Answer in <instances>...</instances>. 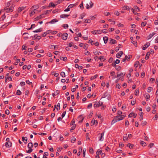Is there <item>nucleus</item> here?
Masks as SVG:
<instances>
[{"instance_id": "obj_23", "label": "nucleus", "mask_w": 158, "mask_h": 158, "mask_svg": "<svg viewBox=\"0 0 158 158\" xmlns=\"http://www.w3.org/2000/svg\"><path fill=\"white\" fill-rule=\"evenodd\" d=\"M56 5L54 4L53 2H50L48 5L49 7H55Z\"/></svg>"}, {"instance_id": "obj_38", "label": "nucleus", "mask_w": 158, "mask_h": 158, "mask_svg": "<svg viewBox=\"0 0 158 158\" xmlns=\"http://www.w3.org/2000/svg\"><path fill=\"white\" fill-rule=\"evenodd\" d=\"M125 73H120L117 74V77H119L120 76H124L125 75Z\"/></svg>"}, {"instance_id": "obj_56", "label": "nucleus", "mask_w": 158, "mask_h": 158, "mask_svg": "<svg viewBox=\"0 0 158 158\" xmlns=\"http://www.w3.org/2000/svg\"><path fill=\"white\" fill-rule=\"evenodd\" d=\"M32 151V149H30L26 151L28 153H30Z\"/></svg>"}, {"instance_id": "obj_43", "label": "nucleus", "mask_w": 158, "mask_h": 158, "mask_svg": "<svg viewBox=\"0 0 158 158\" xmlns=\"http://www.w3.org/2000/svg\"><path fill=\"white\" fill-rule=\"evenodd\" d=\"M147 124V123L146 121H142L141 123V125L143 126H144L146 125Z\"/></svg>"}, {"instance_id": "obj_63", "label": "nucleus", "mask_w": 158, "mask_h": 158, "mask_svg": "<svg viewBox=\"0 0 158 158\" xmlns=\"http://www.w3.org/2000/svg\"><path fill=\"white\" fill-rule=\"evenodd\" d=\"M5 113L7 114H9L10 113V111L9 110L7 109L5 111Z\"/></svg>"}, {"instance_id": "obj_7", "label": "nucleus", "mask_w": 158, "mask_h": 158, "mask_svg": "<svg viewBox=\"0 0 158 158\" xmlns=\"http://www.w3.org/2000/svg\"><path fill=\"white\" fill-rule=\"evenodd\" d=\"M5 146L6 148H10L12 146V143L10 141L6 142L5 143Z\"/></svg>"}, {"instance_id": "obj_58", "label": "nucleus", "mask_w": 158, "mask_h": 158, "mask_svg": "<svg viewBox=\"0 0 158 158\" xmlns=\"http://www.w3.org/2000/svg\"><path fill=\"white\" fill-rule=\"evenodd\" d=\"M89 4L90 5V7L92 8L93 6V3L91 1H90Z\"/></svg>"}, {"instance_id": "obj_36", "label": "nucleus", "mask_w": 158, "mask_h": 158, "mask_svg": "<svg viewBox=\"0 0 158 158\" xmlns=\"http://www.w3.org/2000/svg\"><path fill=\"white\" fill-rule=\"evenodd\" d=\"M35 11H36V9H34L31 12L30 15V16H31L35 13Z\"/></svg>"}, {"instance_id": "obj_13", "label": "nucleus", "mask_w": 158, "mask_h": 158, "mask_svg": "<svg viewBox=\"0 0 158 158\" xmlns=\"http://www.w3.org/2000/svg\"><path fill=\"white\" fill-rule=\"evenodd\" d=\"M26 8V6H22L19 7L18 9V12L19 13L21 12L22 10H24Z\"/></svg>"}, {"instance_id": "obj_22", "label": "nucleus", "mask_w": 158, "mask_h": 158, "mask_svg": "<svg viewBox=\"0 0 158 158\" xmlns=\"http://www.w3.org/2000/svg\"><path fill=\"white\" fill-rule=\"evenodd\" d=\"M58 21V20H57L56 19H54L52 20L50 22H49V23L51 24H53L55 22H56Z\"/></svg>"}, {"instance_id": "obj_53", "label": "nucleus", "mask_w": 158, "mask_h": 158, "mask_svg": "<svg viewBox=\"0 0 158 158\" xmlns=\"http://www.w3.org/2000/svg\"><path fill=\"white\" fill-rule=\"evenodd\" d=\"M129 125V122L127 120L125 121V126L126 127H127Z\"/></svg>"}, {"instance_id": "obj_37", "label": "nucleus", "mask_w": 158, "mask_h": 158, "mask_svg": "<svg viewBox=\"0 0 158 158\" xmlns=\"http://www.w3.org/2000/svg\"><path fill=\"white\" fill-rule=\"evenodd\" d=\"M149 55H150L149 53V52H147L146 54V56H145V59L146 60H147L149 58Z\"/></svg>"}, {"instance_id": "obj_27", "label": "nucleus", "mask_w": 158, "mask_h": 158, "mask_svg": "<svg viewBox=\"0 0 158 158\" xmlns=\"http://www.w3.org/2000/svg\"><path fill=\"white\" fill-rule=\"evenodd\" d=\"M39 6L38 5H35L32 6L31 7V9L32 8H35V9H36V10L37 9H38L39 8Z\"/></svg>"}, {"instance_id": "obj_19", "label": "nucleus", "mask_w": 158, "mask_h": 158, "mask_svg": "<svg viewBox=\"0 0 158 158\" xmlns=\"http://www.w3.org/2000/svg\"><path fill=\"white\" fill-rule=\"evenodd\" d=\"M104 132H103L100 135V139H99V140L101 141H102V140H103V136H104Z\"/></svg>"}, {"instance_id": "obj_35", "label": "nucleus", "mask_w": 158, "mask_h": 158, "mask_svg": "<svg viewBox=\"0 0 158 158\" xmlns=\"http://www.w3.org/2000/svg\"><path fill=\"white\" fill-rule=\"evenodd\" d=\"M139 64V62L138 61H136L135 62V63L134 64V66L135 68H137Z\"/></svg>"}, {"instance_id": "obj_54", "label": "nucleus", "mask_w": 158, "mask_h": 158, "mask_svg": "<svg viewBox=\"0 0 158 158\" xmlns=\"http://www.w3.org/2000/svg\"><path fill=\"white\" fill-rule=\"evenodd\" d=\"M102 31H103V30H97V33L98 34H101V33H102Z\"/></svg>"}, {"instance_id": "obj_18", "label": "nucleus", "mask_w": 158, "mask_h": 158, "mask_svg": "<svg viewBox=\"0 0 158 158\" xmlns=\"http://www.w3.org/2000/svg\"><path fill=\"white\" fill-rule=\"evenodd\" d=\"M42 31V28H40L37 30L33 31V32H34V33H37V32H40Z\"/></svg>"}, {"instance_id": "obj_15", "label": "nucleus", "mask_w": 158, "mask_h": 158, "mask_svg": "<svg viewBox=\"0 0 158 158\" xmlns=\"http://www.w3.org/2000/svg\"><path fill=\"white\" fill-rule=\"evenodd\" d=\"M78 3L77 2L75 4H70L69 6V7H70V8H71L73 7L74 6H75L77 5H78Z\"/></svg>"}, {"instance_id": "obj_59", "label": "nucleus", "mask_w": 158, "mask_h": 158, "mask_svg": "<svg viewBox=\"0 0 158 158\" xmlns=\"http://www.w3.org/2000/svg\"><path fill=\"white\" fill-rule=\"evenodd\" d=\"M51 10H46L45 12V13L44 14V15H47L48 14L49 12H50Z\"/></svg>"}, {"instance_id": "obj_16", "label": "nucleus", "mask_w": 158, "mask_h": 158, "mask_svg": "<svg viewBox=\"0 0 158 158\" xmlns=\"http://www.w3.org/2000/svg\"><path fill=\"white\" fill-rule=\"evenodd\" d=\"M110 43L111 44H114L116 43V41L115 40L110 39Z\"/></svg>"}, {"instance_id": "obj_29", "label": "nucleus", "mask_w": 158, "mask_h": 158, "mask_svg": "<svg viewBox=\"0 0 158 158\" xmlns=\"http://www.w3.org/2000/svg\"><path fill=\"white\" fill-rule=\"evenodd\" d=\"M94 53L95 55H99V53L101 54L100 52L98 51L97 50H96L94 52Z\"/></svg>"}, {"instance_id": "obj_12", "label": "nucleus", "mask_w": 158, "mask_h": 158, "mask_svg": "<svg viewBox=\"0 0 158 158\" xmlns=\"http://www.w3.org/2000/svg\"><path fill=\"white\" fill-rule=\"evenodd\" d=\"M22 141L24 143V144H25L27 142V137H23L22 138Z\"/></svg>"}, {"instance_id": "obj_20", "label": "nucleus", "mask_w": 158, "mask_h": 158, "mask_svg": "<svg viewBox=\"0 0 158 158\" xmlns=\"http://www.w3.org/2000/svg\"><path fill=\"white\" fill-rule=\"evenodd\" d=\"M133 37H130L131 40H132L131 43L134 44L135 45H137V43L136 42H135L133 41Z\"/></svg>"}, {"instance_id": "obj_60", "label": "nucleus", "mask_w": 158, "mask_h": 158, "mask_svg": "<svg viewBox=\"0 0 158 158\" xmlns=\"http://www.w3.org/2000/svg\"><path fill=\"white\" fill-rule=\"evenodd\" d=\"M79 6L80 7V8L81 9H83L84 8V7H83V2H82L81 3V4L80 5H79Z\"/></svg>"}, {"instance_id": "obj_55", "label": "nucleus", "mask_w": 158, "mask_h": 158, "mask_svg": "<svg viewBox=\"0 0 158 158\" xmlns=\"http://www.w3.org/2000/svg\"><path fill=\"white\" fill-rule=\"evenodd\" d=\"M111 22V23L112 24H114L115 23V21H112V20L111 19H109V22Z\"/></svg>"}, {"instance_id": "obj_6", "label": "nucleus", "mask_w": 158, "mask_h": 158, "mask_svg": "<svg viewBox=\"0 0 158 158\" xmlns=\"http://www.w3.org/2000/svg\"><path fill=\"white\" fill-rule=\"evenodd\" d=\"M150 44V43L149 42H147L144 45L143 47L142 48L143 50H145Z\"/></svg>"}, {"instance_id": "obj_5", "label": "nucleus", "mask_w": 158, "mask_h": 158, "mask_svg": "<svg viewBox=\"0 0 158 158\" xmlns=\"http://www.w3.org/2000/svg\"><path fill=\"white\" fill-rule=\"evenodd\" d=\"M68 36V34L67 33H64L62 35V39L63 40H66Z\"/></svg>"}, {"instance_id": "obj_47", "label": "nucleus", "mask_w": 158, "mask_h": 158, "mask_svg": "<svg viewBox=\"0 0 158 158\" xmlns=\"http://www.w3.org/2000/svg\"><path fill=\"white\" fill-rule=\"evenodd\" d=\"M76 140L75 138L73 137L71 140V142L72 143H74Z\"/></svg>"}, {"instance_id": "obj_40", "label": "nucleus", "mask_w": 158, "mask_h": 158, "mask_svg": "<svg viewBox=\"0 0 158 158\" xmlns=\"http://www.w3.org/2000/svg\"><path fill=\"white\" fill-rule=\"evenodd\" d=\"M60 75L62 77H65V73L64 72H61Z\"/></svg>"}, {"instance_id": "obj_26", "label": "nucleus", "mask_w": 158, "mask_h": 158, "mask_svg": "<svg viewBox=\"0 0 158 158\" xmlns=\"http://www.w3.org/2000/svg\"><path fill=\"white\" fill-rule=\"evenodd\" d=\"M103 39L104 41V43L106 44L107 42V41L108 40V37H104L103 38Z\"/></svg>"}, {"instance_id": "obj_45", "label": "nucleus", "mask_w": 158, "mask_h": 158, "mask_svg": "<svg viewBox=\"0 0 158 158\" xmlns=\"http://www.w3.org/2000/svg\"><path fill=\"white\" fill-rule=\"evenodd\" d=\"M21 94V92L18 89L17 91L16 94L17 95H20Z\"/></svg>"}, {"instance_id": "obj_2", "label": "nucleus", "mask_w": 158, "mask_h": 158, "mask_svg": "<svg viewBox=\"0 0 158 158\" xmlns=\"http://www.w3.org/2000/svg\"><path fill=\"white\" fill-rule=\"evenodd\" d=\"M102 104V102L99 101L98 102H96L94 104V106L95 108H97L99 107L100 106H101Z\"/></svg>"}, {"instance_id": "obj_48", "label": "nucleus", "mask_w": 158, "mask_h": 158, "mask_svg": "<svg viewBox=\"0 0 158 158\" xmlns=\"http://www.w3.org/2000/svg\"><path fill=\"white\" fill-rule=\"evenodd\" d=\"M114 14L117 16H119L120 15V13L118 11H116L114 12Z\"/></svg>"}, {"instance_id": "obj_9", "label": "nucleus", "mask_w": 158, "mask_h": 158, "mask_svg": "<svg viewBox=\"0 0 158 158\" xmlns=\"http://www.w3.org/2000/svg\"><path fill=\"white\" fill-rule=\"evenodd\" d=\"M137 114H136L133 113H131L128 115V117H131L133 116L134 118H135Z\"/></svg>"}, {"instance_id": "obj_61", "label": "nucleus", "mask_w": 158, "mask_h": 158, "mask_svg": "<svg viewBox=\"0 0 158 158\" xmlns=\"http://www.w3.org/2000/svg\"><path fill=\"white\" fill-rule=\"evenodd\" d=\"M66 113V111H65L61 115V117L62 118H63L64 117V116L65 115Z\"/></svg>"}, {"instance_id": "obj_33", "label": "nucleus", "mask_w": 158, "mask_h": 158, "mask_svg": "<svg viewBox=\"0 0 158 158\" xmlns=\"http://www.w3.org/2000/svg\"><path fill=\"white\" fill-rule=\"evenodd\" d=\"M76 124H74L73 127H72L70 129V131L71 132H72L74 130L75 128H76Z\"/></svg>"}, {"instance_id": "obj_57", "label": "nucleus", "mask_w": 158, "mask_h": 158, "mask_svg": "<svg viewBox=\"0 0 158 158\" xmlns=\"http://www.w3.org/2000/svg\"><path fill=\"white\" fill-rule=\"evenodd\" d=\"M20 84L22 86H23L25 85V82L23 81L21 82L20 83Z\"/></svg>"}, {"instance_id": "obj_11", "label": "nucleus", "mask_w": 158, "mask_h": 158, "mask_svg": "<svg viewBox=\"0 0 158 158\" xmlns=\"http://www.w3.org/2000/svg\"><path fill=\"white\" fill-rule=\"evenodd\" d=\"M150 95L148 93H146L144 95V97L147 101H148L150 99Z\"/></svg>"}, {"instance_id": "obj_39", "label": "nucleus", "mask_w": 158, "mask_h": 158, "mask_svg": "<svg viewBox=\"0 0 158 158\" xmlns=\"http://www.w3.org/2000/svg\"><path fill=\"white\" fill-rule=\"evenodd\" d=\"M153 88L152 87H149L148 88V90H147V92L148 93H150L151 92V91L153 90Z\"/></svg>"}, {"instance_id": "obj_4", "label": "nucleus", "mask_w": 158, "mask_h": 158, "mask_svg": "<svg viewBox=\"0 0 158 158\" xmlns=\"http://www.w3.org/2000/svg\"><path fill=\"white\" fill-rule=\"evenodd\" d=\"M44 17V14H42L39 16H37L34 19V20L35 21L38 20Z\"/></svg>"}, {"instance_id": "obj_49", "label": "nucleus", "mask_w": 158, "mask_h": 158, "mask_svg": "<svg viewBox=\"0 0 158 158\" xmlns=\"http://www.w3.org/2000/svg\"><path fill=\"white\" fill-rule=\"evenodd\" d=\"M90 22H91V21L90 19H86L84 23H90Z\"/></svg>"}, {"instance_id": "obj_21", "label": "nucleus", "mask_w": 158, "mask_h": 158, "mask_svg": "<svg viewBox=\"0 0 158 158\" xmlns=\"http://www.w3.org/2000/svg\"><path fill=\"white\" fill-rule=\"evenodd\" d=\"M69 15L66 14H63L60 15V18H65L66 17H67L69 16Z\"/></svg>"}, {"instance_id": "obj_46", "label": "nucleus", "mask_w": 158, "mask_h": 158, "mask_svg": "<svg viewBox=\"0 0 158 158\" xmlns=\"http://www.w3.org/2000/svg\"><path fill=\"white\" fill-rule=\"evenodd\" d=\"M88 44H85L84 45L83 48L85 49H87L88 48Z\"/></svg>"}, {"instance_id": "obj_24", "label": "nucleus", "mask_w": 158, "mask_h": 158, "mask_svg": "<svg viewBox=\"0 0 158 158\" xmlns=\"http://www.w3.org/2000/svg\"><path fill=\"white\" fill-rule=\"evenodd\" d=\"M11 23V22H9V23H7L6 24H5L4 25H3L2 27H1V28H4L5 27L7 26H8L9 24H10Z\"/></svg>"}, {"instance_id": "obj_28", "label": "nucleus", "mask_w": 158, "mask_h": 158, "mask_svg": "<svg viewBox=\"0 0 158 158\" xmlns=\"http://www.w3.org/2000/svg\"><path fill=\"white\" fill-rule=\"evenodd\" d=\"M33 146V145L32 143H28L27 145L28 148H32Z\"/></svg>"}, {"instance_id": "obj_44", "label": "nucleus", "mask_w": 158, "mask_h": 158, "mask_svg": "<svg viewBox=\"0 0 158 158\" xmlns=\"http://www.w3.org/2000/svg\"><path fill=\"white\" fill-rule=\"evenodd\" d=\"M126 60H128V56L127 55L126 56H125V58L122 60V61L124 62L126 61Z\"/></svg>"}, {"instance_id": "obj_62", "label": "nucleus", "mask_w": 158, "mask_h": 158, "mask_svg": "<svg viewBox=\"0 0 158 158\" xmlns=\"http://www.w3.org/2000/svg\"><path fill=\"white\" fill-rule=\"evenodd\" d=\"M92 103H90L88 105L87 108H91V107H92Z\"/></svg>"}, {"instance_id": "obj_1", "label": "nucleus", "mask_w": 158, "mask_h": 158, "mask_svg": "<svg viewBox=\"0 0 158 158\" xmlns=\"http://www.w3.org/2000/svg\"><path fill=\"white\" fill-rule=\"evenodd\" d=\"M13 7L12 6H10V7L9 8L7 7H6L4 8L3 10H6V12L8 13L9 12H12L13 10Z\"/></svg>"}, {"instance_id": "obj_64", "label": "nucleus", "mask_w": 158, "mask_h": 158, "mask_svg": "<svg viewBox=\"0 0 158 158\" xmlns=\"http://www.w3.org/2000/svg\"><path fill=\"white\" fill-rule=\"evenodd\" d=\"M128 137L127 136H124L123 137V140L125 141L126 140H127L128 139Z\"/></svg>"}, {"instance_id": "obj_32", "label": "nucleus", "mask_w": 158, "mask_h": 158, "mask_svg": "<svg viewBox=\"0 0 158 158\" xmlns=\"http://www.w3.org/2000/svg\"><path fill=\"white\" fill-rule=\"evenodd\" d=\"M108 92L107 91L102 96V98H105L108 95Z\"/></svg>"}, {"instance_id": "obj_3", "label": "nucleus", "mask_w": 158, "mask_h": 158, "mask_svg": "<svg viewBox=\"0 0 158 158\" xmlns=\"http://www.w3.org/2000/svg\"><path fill=\"white\" fill-rule=\"evenodd\" d=\"M126 116V115L125 114V115H118L116 116V117L117 118L118 120V121H120L121 120H122Z\"/></svg>"}, {"instance_id": "obj_17", "label": "nucleus", "mask_w": 158, "mask_h": 158, "mask_svg": "<svg viewBox=\"0 0 158 158\" xmlns=\"http://www.w3.org/2000/svg\"><path fill=\"white\" fill-rule=\"evenodd\" d=\"M156 34V33L153 32L152 33V34H150L148 36V39L149 40L154 35Z\"/></svg>"}, {"instance_id": "obj_31", "label": "nucleus", "mask_w": 158, "mask_h": 158, "mask_svg": "<svg viewBox=\"0 0 158 158\" xmlns=\"http://www.w3.org/2000/svg\"><path fill=\"white\" fill-rule=\"evenodd\" d=\"M123 9L129 10L130 9V8L128 6H124L123 7Z\"/></svg>"}, {"instance_id": "obj_8", "label": "nucleus", "mask_w": 158, "mask_h": 158, "mask_svg": "<svg viewBox=\"0 0 158 158\" xmlns=\"http://www.w3.org/2000/svg\"><path fill=\"white\" fill-rule=\"evenodd\" d=\"M123 54V52L122 51H120L116 55V56L117 58H119Z\"/></svg>"}, {"instance_id": "obj_41", "label": "nucleus", "mask_w": 158, "mask_h": 158, "mask_svg": "<svg viewBox=\"0 0 158 158\" xmlns=\"http://www.w3.org/2000/svg\"><path fill=\"white\" fill-rule=\"evenodd\" d=\"M98 75L97 74H96L95 75L94 77H90V80H93L94 79H95L97 77H98Z\"/></svg>"}, {"instance_id": "obj_50", "label": "nucleus", "mask_w": 158, "mask_h": 158, "mask_svg": "<svg viewBox=\"0 0 158 158\" xmlns=\"http://www.w3.org/2000/svg\"><path fill=\"white\" fill-rule=\"evenodd\" d=\"M147 24V23L146 22H142L141 23V25L142 26H145Z\"/></svg>"}, {"instance_id": "obj_51", "label": "nucleus", "mask_w": 158, "mask_h": 158, "mask_svg": "<svg viewBox=\"0 0 158 158\" xmlns=\"http://www.w3.org/2000/svg\"><path fill=\"white\" fill-rule=\"evenodd\" d=\"M139 93V89H136L135 90V95H137Z\"/></svg>"}, {"instance_id": "obj_14", "label": "nucleus", "mask_w": 158, "mask_h": 158, "mask_svg": "<svg viewBox=\"0 0 158 158\" xmlns=\"http://www.w3.org/2000/svg\"><path fill=\"white\" fill-rule=\"evenodd\" d=\"M118 121V119L115 116L114 118V119L111 122V124L112 125L114 124L115 123Z\"/></svg>"}, {"instance_id": "obj_30", "label": "nucleus", "mask_w": 158, "mask_h": 158, "mask_svg": "<svg viewBox=\"0 0 158 158\" xmlns=\"http://www.w3.org/2000/svg\"><path fill=\"white\" fill-rule=\"evenodd\" d=\"M143 113L141 112L140 113V117H139V119L140 121H141L143 119Z\"/></svg>"}, {"instance_id": "obj_10", "label": "nucleus", "mask_w": 158, "mask_h": 158, "mask_svg": "<svg viewBox=\"0 0 158 158\" xmlns=\"http://www.w3.org/2000/svg\"><path fill=\"white\" fill-rule=\"evenodd\" d=\"M98 123V121L96 120H92L91 123V125L93 126L94 125H96Z\"/></svg>"}, {"instance_id": "obj_42", "label": "nucleus", "mask_w": 158, "mask_h": 158, "mask_svg": "<svg viewBox=\"0 0 158 158\" xmlns=\"http://www.w3.org/2000/svg\"><path fill=\"white\" fill-rule=\"evenodd\" d=\"M57 110H59L60 109V103H58L57 105V107L56 108Z\"/></svg>"}, {"instance_id": "obj_34", "label": "nucleus", "mask_w": 158, "mask_h": 158, "mask_svg": "<svg viewBox=\"0 0 158 158\" xmlns=\"http://www.w3.org/2000/svg\"><path fill=\"white\" fill-rule=\"evenodd\" d=\"M140 144L143 147H144L146 145V143L143 141H141L140 142Z\"/></svg>"}, {"instance_id": "obj_25", "label": "nucleus", "mask_w": 158, "mask_h": 158, "mask_svg": "<svg viewBox=\"0 0 158 158\" xmlns=\"http://www.w3.org/2000/svg\"><path fill=\"white\" fill-rule=\"evenodd\" d=\"M60 12V10L58 9H56V10H53L52 11V13H53V14H55V13H56Z\"/></svg>"}, {"instance_id": "obj_52", "label": "nucleus", "mask_w": 158, "mask_h": 158, "mask_svg": "<svg viewBox=\"0 0 158 158\" xmlns=\"http://www.w3.org/2000/svg\"><path fill=\"white\" fill-rule=\"evenodd\" d=\"M35 26V24H33L31 25V27L30 28H27V30H29L31 29L32 28V27H34Z\"/></svg>"}]
</instances>
